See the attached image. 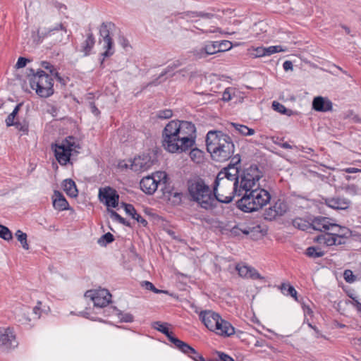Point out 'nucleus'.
Instances as JSON below:
<instances>
[{"label": "nucleus", "mask_w": 361, "mask_h": 361, "mask_svg": "<svg viewBox=\"0 0 361 361\" xmlns=\"http://www.w3.org/2000/svg\"><path fill=\"white\" fill-rule=\"evenodd\" d=\"M177 66L178 65L175 63L168 66L166 68V69L159 75L157 78H156L155 80L149 83V85H157L161 82L164 81L166 78H164V77L166 75L172 72Z\"/></svg>", "instance_id": "nucleus-29"}, {"label": "nucleus", "mask_w": 361, "mask_h": 361, "mask_svg": "<svg viewBox=\"0 0 361 361\" xmlns=\"http://www.w3.org/2000/svg\"><path fill=\"white\" fill-rule=\"evenodd\" d=\"M22 104H18L16 106L13 111L8 116L6 119V123L7 126H15L16 128H18L19 123L15 122L14 119L16 115L18 114Z\"/></svg>", "instance_id": "nucleus-31"}, {"label": "nucleus", "mask_w": 361, "mask_h": 361, "mask_svg": "<svg viewBox=\"0 0 361 361\" xmlns=\"http://www.w3.org/2000/svg\"><path fill=\"white\" fill-rule=\"evenodd\" d=\"M154 164L149 155H143L136 157L131 164V169L135 172L148 170Z\"/></svg>", "instance_id": "nucleus-18"}, {"label": "nucleus", "mask_w": 361, "mask_h": 361, "mask_svg": "<svg viewBox=\"0 0 361 361\" xmlns=\"http://www.w3.org/2000/svg\"><path fill=\"white\" fill-rule=\"evenodd\" d=\"M90 107H91V111L93 114H94L95 115H98L99 114V109L96 107L95 104L94 102H91L90 104Z\"/></svg>", "instance_id": "nucleus-64"}, {"label": "nucleus", "mask_w": 361, "mask_h": 361, "mask_svg": "<svg viewBox=\"0 0 361 361\" xmlns=\"http://www.w3.org/2000/svg\"><path fill=\"white\" fill-rule=\"evenodd\" d=\"M199 317L208 329L219 335L230 336L235 333L234 327L228 322L212 310L202 311Z\"/></svg>", "instance_id": "nucleus-6"}, {"label": "nucleus", "mask_w": 361, "mask_h": 361, "mask_svg": "<svg viewBox=\"0 0 361 361\" xmlns=\"http://www.w3.org/2000/svg\"><path fill=\"white\" fill-rule=\"evenodd\" d=\"M329 220L326 217L319 216L312 220L311 226L314 230L326 232L329 231Z\"/></svg>", "instance_id": "nucleus-23"}, {"label": "nucleus", "mask_w": 361, "mask_h": 361, "mask_svg": "<svg viewBox=\"0 0 361 361\" xmlns=\"http://www.w3.org/2000/svg\"><path fill=\"white\" fill-rule=\"evenodd\" d=\"M115 28V25L111 22L102 23L99 27V44H102L103 49H105L104 52L102 54L103 59L101 61V66H103L104 58L114 54V41L111 36Z\"/></svg>", "instance_id": "nucleus-8"}, {"label": "nucleus", "mask_w": 361, "mask_h": 361, "mask_svg": "<svg viewBox=\"0 0 361 361\" xmlns=\"http://www.w3.org/2000/svg\"><path fill=\"white\" fill-rule=\"evenodd\" d=\"M240 157L235 156L232 158L231 163L228 165V166L225 167V169L230 173L233 175V177L236 178V179L238 180L239 176V168L238 167V164H240Z\"/></svg>", "instance_id": "nucleus-26"}, {"label": "nucleus", "mask_w": 361, "mask_h": 361, "mask_svg": "<svg viewBox=\"0 0 361 361\" xmlns=\"http://www.w3.org/2000/svg\"><path fill=\"white\" fill-rule=\"evenodd\" d=\"M99 198L108 207L115 208L118 205L119 195L115 189L109 186L99 189Z\"/></svg>", "instance_id": "nucleus-16"}, {"label": "nucleus", "mask_w": 361, "mask_h": 361, "mask_svg": "<svg viewBox=\"0 0 361 361\" xmlns=\"http://www.w3.org/2000/svg\"><path fill=\"white\" fill-rule=\"evenodd\" d=\"M275 213L276 212L274 211V207L271 206L265 210L264 214V219L269 221L275 219L278 216Z\"/></svg>", "instance_id": "nucleus-43"}, {"label": "nucleus", "mask_w": 361, "mask_h": 361, "mask_svg": "<svg viewBox=\"0 0 361 361\" xmlns=\"http://www.w3.org/2000/svg\"><path fill=\"white\" fill-rule=\"evenodd\" d=\"M263 174L257 165H251L245 169L240 176V188L245 191H250V189L259 186L257 183Z\"/></svg>", "instance_id": "nucleus-11"}, {"label": "nucleus", "mask_w": 361, "mask_h": 361, "mask_svg": "<svg viewBox=\"0 0 361 361\" xmlns=\"http://www.w3.org/2000/svg\"><path fill=\"white\" fill-rule=\"evenodd\" d=\"M231 232L235 235H239L240 233L245 235L250 234L252 238H257V233H259L261 235V230L259 226L250 227L245 225L239 224L234 226L232 228Z\"/></svg>", "instance_id": "nucleus-22"}, {"label": "nucleus", "mask_w": 361, "mask_h": 361, "mask_svg": "<svg viewBox=\"0 0 361 361\" xmlns=\"http://www.w3.org/2000/svg\"><path fill=\"white\" fill-rule=\"evenodd\" d=\"M168 323H162L161 322H154L152 324V327L158 331L161 332L168 338V339L177 348H182L185 351L186 349H190L188 347V343L182 341L178 338L175 337L171 331H169L168 329Z\"/></svg>", "instance_id": "nucleus-14"}, {"label": "nucleus", "mask_w": 361, "mask_h": 361, "mask_svg": "<svg viewBox=\"0 0 361 361\" xmlns=\"http://www.w3.org/2000/svg\"><path fill=\"white\" fill-rule=\"evenodd\" d=\"M222 99L225 102H228L231 99V96L228 89H226L225 91L224 92Z\"/></svg>", "instance_id": "nucleus-60"}, {"label": "nucleus", "mask_w": 361, "mask_h": 361, "mask_svg": "<svg viewBox=\"0 0 361 361\" xmlns=\"http://www.w3.org/2000/svg\"><path fill=\"white\" fill-rule=\"evenodd\" d=\"M27 61L28 60L24 57H19L16 64V67L17 68H21L25 67L26 66Z\"/></svg>", "instance_id": "nucleus-56"}, {"label": "nucleus", "mask_w": 361, "mask_h": 361, "mask_svg": "<svg viewBox=\"0 0 361 361\" xmlns=\"http://www.w3.org/2000/svg\"><path fill=\"white\" fill-rule=\"evenodd\" d=\"M280 288L283 294L290 295L297 300V291L293 286L290 284L282 283Z\"/></svg>", "instance_id": "nucleus-37"}, {"label": "nucleus", "mask_w": 361, "mask_h": 361, "mask_svg": "<svg viewBox=\"0 0 361 361\" xmlns=\"http://www.w3.org/2000/svg\"><path fill=\"white\" fill-rule=\"evenodd\" d=\"M271 199L269 192L259 186L250 191H245L243 197L237 202V207L244 212H252L262 208Z\"/></svg>", "instance_id": "nucleus-3"}, {"label": "nucleus", "mask_w": 361, "mask_h": 361, "mask_svg": "<svg viewBox=\"0 0 361 361\" xmlns=\"http://www.w3.org/2000/svg\"><path fill=\"white\" fill-rule=\"evenodd\" d=\"M141 285L146 290H151L155 293H159L161 292V290L155 288V286L153 285V283L149 281H142Z\"/></svg>", "instance_id": "nucleus-48"}, {"label": "nucleus", "mask_w": 361, "mask_h": 361, "mask_svg": "<svg viewBox=\"0 0 361 361\" xmlns=\"http://www.w3.org/2000/svg\"><path fill=\"white\" fill-rule=\"evenodd\" d=\"M213 191L215 201L222 203H230L235 196L243 195L244 192L240 188L239 180H221V178H216Z\"/></svg>", "instance_id": "nucleus-4"}, {"label": "nucleus", "mask_w": 361, "mask_h": 361, "mask_svg": "<svg viewBox=\"0 0 361 361\" xmlns=\"http://www.w3.org/2000/svg\"><path fill=\"white\" fill-rule=\"evenodd\" d=\"M78 147L74 142V137H68L61 143H56L51 145L54 155L61 165H66L70 161L72 152Z\"/></svg>", "instance_id": "nucleus-9"}, {"label": "nucleus", "mask_w": 361, "mask_h": 361, "mask_svg": "<svg viewBox=\"0 0 361 361\" xmlns=\"http://www.w3.org/2000/svg\"><path fill=\"white\" fill-rule=\"evenodd\" d=\"M343 277L346 282L353 283L355 281V276L351 270H345Z\"/></svg>", "instance_id": "nucleus-53"}, {"label": "nucleus", "mask_w": 361, "mask_h": 361, "mask_svg": "<svg viewBox=\"0 0 361 361\" xmlns=\"http://www.w3.org/2000/svg\"><path fill=\"white\" fill-rule=\"evenodd\" d=\"M54 6L61 12L63 13L66 10V6L61 3L56 2Z\"/></svg>", "instance_id": "nucleus-62"}, {"label": "nucleus", "mask_w": 361, "mask_h": 361, "mask_svg": "<svg viewBox=\"0 0 361 361\" xmlns=\"http://www.w3.org/2000/svg\"><path fill=\"white\" fill-rule=\"evenodd\" d=\"M42 66L44 68L47 69V70H49L51 73H53L54 71V66L49 62L42 61Z\"/></svg>", "instance_id": "nucleus-57"}, {"label": "nucleus", "mask_w": 361, "mask_h": 361, "mask_svg": "<svg viewBox=\"0 0 361 361\" xmlns=\"http://www.w3.org/2000/svg\"><path fill=\"white\" fill-rule=\"evenodd\" d=\"M240 276L252 280L260 279L264 278L262 276L259 272L253 267L247 265L238 264L235 267Z\"/></svg>", "instance_id": "nucleus-19"}, {"label": "nucleus", "mask_w": 361, "mask_h": 361, "mask_svg": "<svg viewBox=\"0 0 361 361\" xmlns=\"http://www.w3.org/2000/svg\"><path fill=\"white\" fill-rule=\"evenodd\" d=\"M188 192L193 201L206 209L214 206L215 198L209 187L201 178L190 180L188 183Z\"/></svg>", "instance_id": "nucleus-5"}, {"label": "nucleus", "mask_w": 361, "mask_h": 361, "mask_svg": "<svg viewBox=\"0 0 361 361\" xmlns=\"http://www.w3.org/2000/svg\"><path fill=\"white\" fill-rule=\"evenodd\" d=\"M54 199L53 200L54 207L59 211H63L68 209V202L64 196L59 191H54Z\"/></svg>", "instance_id": "nucleus-24"}, {"label": "nucleus", "mask_w": 361, "mask_h": 361, "mask_svg": "<svg viewBox=\"0 0 361 361\" xmlns=\"http://www.w3.org/2000/svg\"><path fill=\"white\" fill-rule=\"evenodd\" d=\"M345 233H329L324 232L314 238V241L319 244L326 246L341 245L345 244Z\"/></svg>", "instance_id": "nucleus-15"}, {"label": "nucleus", "mask_w": 361, "mask_h": 361, "mask_svg": "<svg viewBox=\"0 0 361 361\" xmlns=\"http://www.w3.org/2000/svg\"><path fill=\"white\" fill-rule=\"evenodd\" d=\"M214 16V15L211 13H206L202 11H187L181 13L180 18H185V17H189L193 18L196 17H200L204 19H212Z\"/></svg>", "instance_id": "nucleus-28"}, {"label": "nucleus", "mask_w": 361, "mask_h": 361, "mask_svg": "<svg viewBox=\"0 0 361 361\" xmlns=\"http://www.w3.org/2000/svg\"><path fill=\"white\" fill-rule=\"evenodd\" d=\"M0 238L5 240H10L12 239L13 235L11 231L5 226L0 224Z\"/></svg>", "instance_id": "nucleus-39"}, {"label": "nucleus", "mask_w": 361, "mask_h": 361, "mask_svg": "<svg viewBox=\"0 0 361 361\" xmlns=\"http://www.w3.org/2000/svg\"><path fill=\"white\" fill-rule=\"evenodd\" d=\"M40 305H41V302H38L37 305L35 306L32 310L33 314L35 315V319H39L40 317V307H39Z\"/></svg>", "instance_id": "nucleus-59"}, {"label": "nucleus", "mask_w": 361, "mask_h": 361, "mask_svg": "<svg viewBox=\"0 0 361 361\" xmlns=\"http://www.w3.org/2000/svg\"><path fill=\"white\" fill-rule=\"evenodd\" d=\"M217 354L218 358L212 360V361H235L232 357L224 353L217 352Z\"/></svg>", "instance_id": "nucleus-55"}, {"label": "nucleus", "mask_w": 361, "mask_h": 361, "mask_svg": "<svg viewBox=\"0 0 361 361\" xmlns=\"http://www.w3.org/2000/svg\"><path fill=\"white\" fill-rule=\"evenodd\" d=\"M16 236L18 240L21 243L22 247L25 250H28L29 249V245H28V243L27 242V234L25 233H23L20 230H18L16 232Z\"/></svg>", "instance_id": "nucleus-38"}, {"label": "nucleus", "mask_w": 361, "mask_h": 361, "mask_svg": "<svg viewBox=\"0 0 361 361\" xmlns=\"http://www.w3.org/2000/svg\"><path fill=\"white\" fill-rule=\"evenodd\" d=\"M110 215H111V218H113L114 219H115L117 221H119V220L121 218V216L119 215L117 212H116L114 210L110 211Z\"/></svg>", "instance_id": "nucleus-63"}, {"label": "nucleus", "mask_w": 361, "mask_h": 361, "mask_svg": "<svg viewBox=\"0 0 361 361\" xmlns=\"http://www.w3.org/2000/svg\"><path fill=\"white\" fill-rule=\"evenodd\" d=\"M118 313H116L119 318L121 322H132L134 320L133 316L130 313H122L119 312L118 310H115Z\"/></svg>", "instance_id": "nucleus-46"}, {"label": "nucleus", "mask_w": 361, "mask_h": 361, "mask_svg": "<svg viewBox=\"0 0 361 361\" xmlns=\"http://www.w3.org/2000/svg\"><path fill=\"white\" fill-rule=\"evenodd\" d=\"M234 174L230 173L225 168L219 172L216 178H221L222 179L232 180L233 181L238 180L236 178L233 177Z\"/></svg>", "instance_id": "nucleus-42"}, {"label": "nucleus", "mask_w": 361, "mask_h": 361, "mask_svg": "<svg viewBox=\"0 0 361 361\" xmlns=\"http://www.w3.org/2000/svg\"><path fill=\"white\" fill-rule=\"evenodd\" d=\"M272 107L275 111L282 114L289 115V112L290 111V110L286 109L284 105L276 101L273 102Z\"/></svg>", "instance_id": "nucleus-41"}, {"label": "nucleus", "mask_w": 361, "mask_h": 361, "mask_svg": "<svg viewBox=\"0 0 361 361\" xmlns=\"http://www.w3.org/2000/svg\"><path fill=\"white\" fill-rule=\"evenodd\" d=\"M333 104L330 99L326 97L318 96L314 98L312 108L320 112H326L332 110Z\"/></svg>", "instance_id": "nucleus-20"}, {"label": "nucleus", "mask_w": 361, "mask_h": 361, "mask_svg": "<svg viewBox=\"0 0 361 361\" xmlns=\"http://www.w3.org/2000/svg\"><path fill=\"white\" fill-rule=\"evenodd\" d=\"M114 240V235L108 232L103 235L98 240V243L101 245H106L107 243H111Z\"/></svg>", "instance_id": "nucleus-40"}, {"label": "nucleus", "mask_w": 361, "mask_h": 361, "mask_svg": "<svg viewBox=\"0 0 361 361\" xmlns=\"http://www.w3.org/2000/svg\"><path fill=\"white\" fill-rule=\"evenodd\" d=\"M133 219H135L138 223L141 224L142 226H145L147 224V221L142 216L137 213V215L135 216Z\"/></svg>", "instance_id": "nucleus-58"}, {"label": "nucleus", "mask_w": 361, "mask_h": 361, "mask_svg": "<svg viewBox=\"0 0 361 361\" xmlns=\"http://www.w3.org/2000/svg\"><path fill=\"white\" fill-rule=\"evenodd\" d=\"M217 47V42H208L204 45V53L207 56L212 55L219 52Z\"/></svg>", "instance_id": "nucleus-36"}, {"label": "nucleus", "mask_w": 361, "mask_h": 361, "mask_svg": "<svg viewBox=\"0 0 361 361\" xmlns=\"http://www.w3.org/2000/svg\"><path fill=\"white\" fill-rule=\"evenodd\" d=\"M124 209L125 212L130 216H131L132 218L135 217V215H137L136 210L133 205L130 204H126L123 203Z\"/></svg>", "instance_id": "nucleus-51"}, {"label": "nucleus", "mask_w": 361, "mask_h": 361, "mask_svg": "<svg viewBox=\"0 0 361 361\" xmlns=\"http://www.w3.org/2000/svg\"><path fill=\"white\" fill-rule=\"evenodd\" d=\"M95 44V39L92 32H89L87 39L84 41L81 46V51L84 52L85 56L89 55L90 51Z\"/></svg>", "instance_id": "nucleus-25"}, {"label": "nucleus", "mask_w": 361, "mask_h": 361, "mask_svg": "<svg viewBox=\"0 0 361 361\" xmlns=\"http://www.w3.org/2000/svg\"><path fill=\"white\" fill-rule=\"evenodd\" d=\"M343 190L345 192L352 195H355L357 193L358 188L354 184H350L345 185L343 187Z\"/></svg>", "instance_id": "nucleus-50"}, {"label": "nucleus", "mask_w": 361, "mask_h": 361, "mask_svg": "<svg viewBox=\"0 0 361 361\" xmlns=\"http://www.w3.org/2000/svg\"><path fill=\"white\" fill-rule=\"evenodd\" d=\"M305 254L307 257L315 259L323 257L324 255V252L322 251L319 247L312 246L309 247L306 250Z\"/></svg>", "instance_id": "nucleus-34"}, {"label": "nucleus", "mask_w": 361, "mask_h": 361, "mask_svg": "<svg viewBox=\"0 0 361 361\" xmlns=\"http://www.w3.org/2000/svg\"><path fill=\"white\" fill-rule=\"evenodd\" d=\"M168 176L164 171H157L152 176L142 178L140 183V189L147 195H152L157 190L158 185H166Z\"/></svg>", "instance_id": "nucleus-10"}, {"label": "nucleus", "mask_w": 361, "mask_h": 361, "mask_svg": "<svg viewBox=\"0 0 361 361\" xmlns=\"http://www.w3.org/2000/svg\"><path fill=\"white\" fill-rule=\"evenodd\" d=\"M231 125L242 135L247 136L255 134V130L247 127V126L232 123Z\"/></svg>", "instance_id": "nucleus-33"}, {"label": "nucleus", "mask_w": 361, "mask_h": 361, "mask_svg": "<svg viewBox=\"0 0 361 361\" xmlns=\"http://www.w3.org/2000/svg\"><path fill=\"white\" fill-rule=\"evenodd\" d=\"M326 204L334 209H346L349 207L350 201L341 197H334L325 200Z\"/></svg>", "instance_id": "nucleus-21"}, {"label": "nucleus", "mask_w": 361, "mask_h": 361, "mask_svg": "<svg viewBox=\"0 0 361 361\" xmlns=\"http://www.w3.org/2000/svg\"><path fill=\"white\" fill-rule=\"evenodd\" d=\"M17 345L18 342L13 330L10 328L0 327V348L9 350Z\"/></svg>", "instance_id": "nucleus-17"}, {"label": "nucleus", "mask_w": 361, "mask_h": 361, "mask_svg": "<svg viewBox=\"0 0 361 361\" xmlns=\"http://www.w3.org/2000/svg\"><path fill=\"white\" fill-rule=\"evenodd\" d=\"M285 50L281 46H270L265 47V54L266 56H271L273 54L284 51Z\"/></svg>", "instance_id": "nucleus-45"}, {"label": "nucleus", "mask_w": 361, "mask_h": 361, "mask_svg": "<svg viewBox=\"0 0 361 361\" xmlns=\"http://www.w3.org/2000/svg\"><path fill=\"white\" fill-rule=\"evenodd\" d=\"M192 54L196 59H204L207 56L206 53H204V46L200 49H194Z\"/></svg>", "instance_id": "nucleus-52"}, {"label": "nucleus", "mask_w": 361, "mask_h": 361, "mask_svg": "<svg viewBox=\"0 0 361 361\" xmlns=\"http://www.w3.org/2000/svg\"><path fill=\"white\" fill-rule=\"evenodd\" d=\"M195 137L196 128L192 122L171 121L163 130V147L171 153L185 152L195 145Z\"/></svg>", "instance_id": "nucleus-1"}, {"label": "nucleus", "mask_w": 361, "mask_h": 361, "mask_svg": "<svg viewBox=\"0 0 361 361\" xmlns=\"http://www.w3.org/2000/svg\"><path fill=\"white\" fill-rule=\"evenodd\" d=\"M293 226L301 231H305L311 227V224L301 218L293 220Z\"/></svg>", "instance_id": "nucleus-35"}, {"label": "nucleus", "mask_w": 361, "mask_h": 361, "mask_svg": "<svg viewBox=\"0 0 361 361\" xmlns=\"http://www.w3.org/2000/svg\"><path fill=\"white\" fill-rule=\"evenodd\" d=\"M63 189L66 194L71 197L78 196V190L75 182L71 179H66L63 181Z\"/></svg>", "instance_id": "nucleus-27"}, {"label": "nucleus", "mask_w": 361, "mask_h": 361, "mask_svg": "<svg viewBox=\"0 0 361 361\" xmlns=\"http://www.w3.org/2000/svg\"><path fill=\"white\" fill-rule=\"evenodd\" d=\"M273 207L278 216H283L288 209L287 203L281 200L276 201Z\"/></svg>", "instance_id": "nucleus-32"}, {"label": "nucleus", "mask_w": 361, "mask_h": 361, "mask_svg": "<svg viewBox=\"0 0 361 361\" xmlns=\"http://www.w3.org/2000/svg\"><path fill=\"white\" fill-rule=\"evenodd\" d=\"M217 47H219V52H223L231 49L232 44L230 41L223 40L221 42H217Z\"/></svg>", "instance_id": "nucleus-44"}, {"label": "nucleus", "mask_w": 361, "mask_h": 361, "mask_svg": "<svg viewBox=\"0 0 361 361\" xmlns=\"http://www.w3.org/2000/svg\"><path fill=\"white\" fill-rule=\"evenodd\" d=\"M206 145L213 160L216 161H226L234 153L235 145L231 137L221 131H209L206 137Z\"/></svg>", "instance_id": "nucleus-2"}, {"label": "nucleus", "mask_w": 361, "mask_h": 361, "mask_svg": "<svg viewBox=\"0 0 361 361\" xmlns=\"http://www.w3.org/2000/svg\"><path fill=\"white\" fill-rule=\"evenodd\" d=\"M85 297L90 298L94 307H104L110 302L111 295L106 289L89 290L85 292Z\"/></svg>", "instance_id": "nucleus-13"}, {"label": "nucleus", "mask_w": 361, "mask_h": 361, "mask_svg": "<svg viewBox=\"0 0 361 361\" xmlns=\"http://www.w3.org/2000/svg\"><path fill=\"white\" fill-rule=\"evenodd\" d=\"M28 74L30 78V85L32 90H35L36 94L43 98H47L51 96L54 92V80L44 71L39 70L36 73L33 69L30 70Z\"/></svg>", "instance_id": "nucleus-7"}, {"label": "nucleus", "mask_w": 361, "mask_h": 361, "mask_svg": "<svg viewBox=\"0 0 361 361\" xmlns=\"http://www.w3.org/2000/svg\"><path fill=\"white\" fill-rule=\"evenodd\" d=\"M293 63L291 61H286L283 63V68L285 71H289V70H293Z\"/></svg>", "instance_id": "nucleus-61"}, {"label": "nucleus", "mask_w": 361, "mask_h": 361, "mask_svg": "<svg viewBox=\"0 0 361 361\" xmlns=\"http://www.w3.org/2000/svg\"><path fill=\"white\" fill-rule=\"evenodd\" d=\"M67 34L66 27L62 24H57L54 27L47 30H37V42H41L44 38L51 37L53 38L54 43L62 42L63 38Z\"/></svg>", "instance_id": "nucleus-12"}, {"label": "nucleus", "mask_w": 361, "mask_h": 361, "mask_svg": "<svg viewBox=\"0 0 361 361\" xmlns=\"http://www.w3.org/2000/svg\"><path fill=\"white\" fill-rule=\"evenodd\" d=\"M188 347L190 349H186L185 351L182 348H178L182 353H185L195 361H205L204 357L200 355L192 346L188 344Z\"/></svg>", "instance_id": "nucleus-30"}, {"label": "nucleus", "mask_w": 361, "mask_h": 361, "mask_svg": "<svg viewBox=\"0 0 361 361\" xmlns=\"http://www.w3.org/2000/svg\"><path fill=\"white\" fill-rule=\"evenodd\" d=\"M252 51L250 54L255 58L266 56L265 47H258L252 49Z\"/></svg>", "instance_id": "nucleus-47"}, {"label": "nucleus", "mask_w": 361, "mask_h": 361, "mask_svg": "<svg viewBox=\"0 0 361 361\" xmlns=\"http://www.w3.org/2000/svg\"><path fill=\"white\" fill-rule=\"evenodd\" d=\"M173 113L170 109L161 110L158 112L157 116L159 118L166 119L172 116Z\"/></svg>", "instance_id": "nucleus-54"}, {"label": "nucleus", "mask_w": 361, "mask_h": 361, "mask_svg": "<svg viewBox=\"0 0 361 361\" xmlns=\"http://www.w3.org/2000/svg\"><path fill=\"white\" fill-rule=\"evenodd\" d=\"M328 227H329V231H330V232H329V233H343V231L345 230V228H343L336 224L329 223V226H328Z\"/></svg>", "instance_id": "nucleus-49"}]
</instances>
